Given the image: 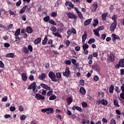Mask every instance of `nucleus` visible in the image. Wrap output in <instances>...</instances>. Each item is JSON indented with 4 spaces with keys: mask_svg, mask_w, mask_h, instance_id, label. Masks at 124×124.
Here are the masks:
<instances>
[{
    "mask_svg": "<svg viewBox=\"0 0 124 124\" xmlns=\"http://www.w3.org/2000/svg\"><path fill=\"white\" fill-rule=\"evenodd\" d=\"M48 77L51 78L52 82H59L60 79L62 78V73L60 72H58L55 74L53 72L50 71L48 73Z\"/></svg>",
    "mask_w": 124,
    "mask_h": 124,
    "instance_id": "f257e3e1",
    "label": "nucleus"
},
{
    "mask_svg": "<svg viewBox=\"0 0 124 124\" xmlns=\"http://www.w3.org/2000/svg\"><path fill=\"white\" fill-rule=\"evenodd\" d=\"M41 112L43 113H46V114H52L54 113V109H53V108H44L42 109L41 110Z\"/></svg>",
    "mask_w": 124,
    "mask_h": 124,
    "instance_id": "f03ea898",
    "label": "nucleus"
},
{
    "mask_svg": "<svg viewBox=\"0 0 124 124\" xmlns=\"http://www.w3.org/2000/svg\"><path fill=\"white\" fill-rule=\"evenodd\" d=\"M69 67L67 66L65 69V72L62 73V75L66 78H69V76L71 74V72H70V70H69Z\"/></svg>",
    "mask_w": 124,
    "mask_h": 124,
    "instance_id": "7ed1b4c3",
    "label": "nucleus"
},
{
    "mask_svg": "<svg viewBox=\"0 0 124 124\" xmlns=\"http://www.w3.org/2000/svg\"><path fill=\"white\" fill-rule=\"evenodd\" d=\"M66 15L68 18H70V19H74L75 21H77V16L75 15L70 12H68L66 13Z\"/></svg>",
    "mask_w": 124,
    "mask_h": 124,
    "instance_id": "20e7f679",
    "label": "nucleus"
},
{
    "mask_svg": "<svg viewBox=\"0 0 124 124\" xmlns=\"http://www.w3.org/2000/svg\"><path fill=\"white\" fill-rule=\"evenodd\" d=\"M35 98L37 99V100H44L45 99V97L41 94L40 93H36L35 95Z\"/></svg>",
    "mask_w": 124,
    "mask_h": 124,
    "instance_id": "39448f33",
    "label": "nucleus"
},
{
    "mask_svg": "<svg viewBox=\"0 0 124 124\" xmlns=\"http://www.w3.org/2000/svg\"><path fill=\"white\" fill-rule=\"evenodd\" d=\"M117 22H113L110 26V31H114L115 30H116V28H117Z\"/></svg>",
    "mask_w": 124,
    "mask_h": 124,
    "instance_id": "423d86ee",
    "label": "nucleus"
},
{
    "mask_svg": "<svg viewBox=\"0 0 124 124\" xmlns=\"http://www.w3.org/2000/svg\"><path fill=\"white\" fill-rule=\"evenodd\" d=\"M92 69L96 72H99L100 71V66L98 64H95L92 66Z\"/></svg>",
    "mask_w": 124,
    "mask_h": 124,
    "instance_id": "0eeeda50",
    "label": "nucleus"
},
{
    "mask_svg": "<svg viewBox=\"0 0 124 124\" xmlns=\"http://www.w3.org/2000/svg\"><path fill=\"white\" fill-rule=\"evenodd\" d=\"M88 37V34L87 33V31L84 32V34H83L82 35V43H85V41H86V40L87 39V38Z\"/></svg>",
    "mask_w": 124,
    "mask_h": 124,
    "instance_id": "6e6552de",
    "label": "nucleus"
},
{
    "mask_svg": "<svg viewBox=\"0 0 124 124\" xmlns=\"http://www.w3.org/2000/svg\"><path fill=\"white\" fill-rule=\"evenodd\" d=\"M93 20V18H90L88 19H87L86 21L84 22V26L86 27V26H89L92 23V21Z\"/></svg>",
    "mask_w": 124,
    "mask_h": 124,
    "instance_id": "1a4fd4ad",
    "label": "nucleus"
},
{
    "mask_svg": "<svg viewBox=\"0 0 124 124\" xmlns=\"http://www.w3.org/2000/svg\"><path fill=\"white\" fill-rule=\"evenodd\" d=\"M79 93L81 94L85 95L86 93H87V91H86V89L84 88V87H81L79 89Z\"/></svg>",
    "mask_w": 124,
    "mask_h": 124,
    "instance_id": "9d476101",
    "label": "nucleus"
},
{
    "mask_svg": "<svg viewBox=\"0 0 124 124\" xmlns=\"http://www.w3.org/2000/svg\"><path fill=\"white\" fill-rule=\"evenodd\" d=\"M72 110H77L78 111H79V112H83V109L82 108H80L79 107L74 106L72 108Z\"/></svg>",
    "mask_w": 124,
    "mask_h": 124,
    "instance_id": "9b49d317",
    "label": "nucleus"
},
{
    "mask_svg": "<svg viewBox=\"0 0 124 124\" xmlns=\"http://www.w3.org/2000/svg\"><path fill=\"white\" fill-rule=\"evenodd\" d=\"M41 40L42 39L40 37L36 38L34 41V45H37V44H39V43L41 42Z\"/></svg>",
    "mask_w": 124,
    "mask_h": 124,
    "instance_id": "f8f14e48",
    "label": "nucleus"
},
{
    "mask_svg": "<svg viewBox=\"0 0 124 124\" xmlns=\"http://www.w3.org/2000/svg\"><path fill=\"white\" fill-rule=\"evenodd\" d=\"M22 79L23 81H26L28 80V77L27 76V74L25 73H22L21 75Z\"/></svg>",
    "mask_w": 124,
    "mask_h": 124,
    "instance_id": "ddd939ff",
    "label": "nucleus"
},
{
    "mask_svg": "<svg viewBox=\"0 0 124 124\" xmlns=\"http://www.w3.org/2000/svg\"><path fill=\"white\" fill-rule=\"evenodd\" d=\"M46 78V74L42 73L41 75H39L38 77V79L39 80H44Z\"/></svg>",
    "mask_w": 124,
    "mask_h": 124,
    "instance_id": "4468645a",
    "label": "nucleus"
},
{
    "mask_svg": "<svg viewBox=\"0 0 124 124\" xmlns=\"http://www.w3.org/2000/svg\"><path fill=\"white\" fill-rule=\"evenodd\" d=\"M66 100L67 101L68 105H70V104H71V103H72L73 98H72L71 97H68Z\"/></svg>",
    "mask_w": 124,
    "mask_h": 124,
    "instance_id": "2eb2a0df",
    "label": "nucleus"
},
{
    "mask_svg": "<svg viewBox=\"0 0 124 124\" xmlns=\"http://www.w3.org/2000/svg\"><path fill=\"white\" fill-rule=\"evenodd\" d=\"M28 7V5H26L25 6H23L22 9H20L19 11V13L20 14H23L25 11L26 9Z\"/></svg>",
    "mask_w": 124,
    "mask_h": 124,
    "instance_id": "dca6fc26",
    "label": "nucleus"
},
{
    "mask_svg": "<svg viewBox=\"0 0 124 124\" xmlns=\"http://www.w3.org/2000/svg\"><path fill=\"white\" fill-rule=\"evenodd\" d=\"M22 52H23V53L24 54H29L30 51L29 50L28 47H27V46H24L22 48Z\"/></svg>",
    "mask_w": 124,
    "mask_h": 124,
    "instance_id": "f3484780",
    "label": "nucleus"
},
{
    "mask_svg": "<svg viewBox=\"0 0 124 124\" xmlns=\"http://www.w3.org/2000/svg\"><path fill=\"white\" fill-rule=\"evenodd\" d=\"M114 89H115V87H114V85H111L109 88V93H114Z\"/></svg>",
    "mask_w": 124,
    "mask_h": 124,
    "instance_id": "a211bd4d",
    "label": "nucleus"
},
{
    "mask_svg": "<svg viewBox=\"0 0 124 124\" xmlns=\"http://www.w3.org/2000/svg\"><path fill=\"white\" fill-rule=\"evenodd\" d=\"M109 61L111 62H113L115 61V56H114V54H111L109 55Z\"/></svg>",
    "mask_w": 124,
    "mask_h": 124,
    "instance_id": "6ab92c4d",
    "label": "nucleus"
},
{
    "mask_svg": "<svg viewBox=\"0 0 124 124\" xmlns=\"http://www.w3.org/2000/svg\"><path fill=\"white\" fill-rule=\"evenodd\" d=\"M48 42V36H45L44 40L42 43V45H46V44Z\"/></svg>",
    "mask_w": 124,
    "mask_h": 124,
    "instance_id": "aec40b11",
    "label": "nucleus"
},
{
    "mask_svg": "<svg viewBox=\"0 0 124 124\" xmlns=\"http://www.w3.org/2000/svg\"><path fill=\"white\" fill-rule=\"evenodd\" d=\"M97 9V2L95 1L93 4V10L94 12Z\"/></svg>",
    "mask_w": 124,
    "mask_h": 124,
    "instance_id": "412c9836",
    "label": "nucleus"
},
{
    "mask_svg": "<svg viewBox=\"0 0 124 124\" xmlns=\"http://www.w3.org/2000/svg\"><path fill=\"white\" fill-rule=\"evenodd\" d=\"M33 31V30H32V29L30 27V26H28L26 28V32H27L28 33H31Z\"/></svg>",
    "mask_w": 124,
    "mask_h": 124,
    "instance_id": "4be33fe9",
    "label": "nucleus"
},
{
    "mask_svg": "<svg viewBox=\"0 0 124 124\" xmlns=\"http://www.w3.org/2000/svg\"><path fill=\"white\" fill-rule=\"evenodd\" d=\"M113 104L115 107H120V105H119V101L117 99H113Z\"/></svg>",
    "mask_w": 124,
    "mask_h": 124,
    "instance_id": "5701e85b",
    "label": "nucleus"
},
{
    "mask_svg": "<svg viewBox=\"0 0 124 124\" xmlns=\"http://www.w3.org/2000/svg\"><path fill=\"white\" fill-rule=\"evenodd\" d=\"M35 86H36V82H33L28 87V90H31L32 88Z\"/></svg>",
    "mask_w": 124,
    "mask_h": 124,
    "instance_id": "b1692460",
    "label": "nucleus"
},
{
    "mask_svg": "<svg viewBox=\"0 0 124 124\" xmlns=\"http://www.w3.org/2000/svg\"><path fill=\"white\" fill-rule=\"evenodd\" d=\"M112 37L113 40H116V39H121V38L120 36H119V35H116L115 34H112Z\"/></svg>",
    "mask_w": 124,
    "mask_h": 124,
    "instance_id": "393cba45",
    "label": "nucleus"
},
{
    "mask_svg": "<svg viewBox=\"0 0 124 124\" xmlns=\"http://www.w3.org/2000/svg\"><path fill=\"white\" fill-rule=\"evenodd\" d=\"M101 104L104 106H107L108 105V101L106 99H102L101 100Z\"/></svg>",
    "mask_w": 124,
    "mask_h": 124,
    "instance_id": "a878e982",
    "label": "nucleus"
},
{
    "mask_svg": "<svg viewBox=\"0 0 124 124\" xmlns=\"http://www.w3.org/2000/svg\"><path fill=\"white\" fill-rule=\"evenodd\" d=\"M93 31L95 35H96L98 37H99V36H100V35L99 34V31L97 29H96V30H93Z\"/></svg>",
    "mask_w": 124,
    "mask_h": 124,
    "instance_id": "bb28decb",
    "label": "nucleus"
},
{
    "mask_svg": "<svg viewBox=\"0 0 124 124\" xmlns=\"http://www.w3.org/2000/svg\"><path fill=\"white\" fill-rule=\"evenodd\" d=\"M20 33H21V29L18 28L15 32V36H18V35H20Z\"/></svg>",
    "mask_w": 124,
    "mask_h": 124,
    "instance_id": "cd10ccee",
    "label": "nucleus"
},
{
    "mask_svg": "<svg viewBox=\"0 0 124 124\" xmlns=\"http://www.w3.org/2000/svg\"><path fill=\"white\" fill-rule=\"evenodd\" d=\"M6 58H15V54L14 53H9L6 55Z\"/></svg>",
    "mask_w": 124,
    "mask_h": 124,
    "instance_id": "c85d7f7f",
    "label": "nucleus"
},
{
    "mask_svg": "<svg viewBox=\"0 0 124 124\" xmlns=\"http://www.w3.org/2000/svg\"><path fill=\"white\" fill-rule=\"evenodd\" d=\"M107 15L108 14L106 13H103L101 15L102 18L104 21H106V18L107 17Z\"/></svg>",
    "mask_w": 124,
    "mask_h": 124,
    "instance_id": "c756f323",
    "label": "nucleus"
},
{
    "mask_svg": "<svg viewBox=\"0 0 124 124\" xmlns=\"http://www.w3.org/2000/svg\"><path fill=\"white\" fill-rule=\"evenodd\" d=\"M118 63H120L121 67H124V59L120 60L118 62Z\"/></svg>",
    "mask_w": 124,
    "mask_h": 124,
    "instance_id": "7c9ffc66",
    "label": "nucleus"
},
{
    "mask_svg": "<svg viewBox=\"0 0 124 124\" xmlns=\"http://www.w3.org/2000/svg\"><path fill=\"white\" fill-rule=\"evenodd\" d=\"M95 42V39L94 38H90L88 42V44H92V43H94Z\"/></svg>",
    "mask_w": 124,
    "mask_h": 124,
    "instance_id": "2f4dec72",
    "label": "nucleus"
},
{
    "mask_svg": "<svg viewBox=\"0 0 124 124\" xmlns=\"http://www.w3.org/2000/svg\"><path fill=\"white\" fill-rule=\"evenodd\" d=\"M98 24V20L95 19L93 22V27H96Z\"/></svg>",
    "mask_w": 124,
    "mask_h": 124,
    "instance_id": "473e14b6",
    "label": "nucleus"
},
{
    "mask_svg": "<svg viewBox=\"0 0 124 124\" xmlns=\"http://www.w3.org/2000/svg\"><path fill=\"white\" fill-rule=\"evenodd\" d=\"M50 30L53 32H56V31H57V28L54 26H52L50 28Z\"/></svg>",
    "mask_w": 124,
    "mask_h": 124,
    "instance_id": "72a5a7b5",
    "label": "nucleus"
},
{
    "mask_svg": "<svg viewBox=\"0 0 124 124\" xmlns=\"http://www.w3.org/2000/svg\"><path fill=\"white\" fill-rule=\"evenodd\" d=\"M48 23L49 24H51V25H53V26H57V23L55 22V21L53 19H50L48 21Z\"/></svg>",
    "mask_w": 124,
    "mask_h": 124,
    "instance_id": "f704fd0d",
    "label": "nucleus"
},
{
    "mask_svg": "<svg viewBox=\"0 0 124 124\" xmlns=\"http://www.w3.org/2000/svg\"><path fill=\"white\" fill-rule=\"evenodd\" d=\"M56 98H57V96L55 95H51L49 98V100H55V99H56Z\"/></svg>",
    "mask_w": 124,
    "mask_h": 124,
    "instance_id": "c9c22d12",
    "label": "nucleus"
},
{
    "mask_svg": "<svg viewBox=\"0 0 124 124\" xmlns=\"http://www.w3.org/2000/svg\"><path fill=\"white\" fill-rule=\"evenodd\" d=\"M52 34H54L55 36H57L58 37H62V34L59 32H53Z\"/></svg>",
    "mask_w": 124,
    "mask_h": 124,
    "instance_id": "e433bc0d",
    "label": "nucleus"
},
{
    "mask_svg": "<svg viewBox=\"0 0 124 124\" xmlns=\"http://www.w3.org/2000/svg\"><path fill=\"white\" fill-rule=\"evenodd\" d=\"M50 16H45L44 18V21H45V22H46V23H47L48 21H50Z\"/></svg>",
    "mask_w": 124,
    "mask_h": 124,
    "instance_id": "4c0bfd02",
    "label": "nucleus"
},
{
    "mask_svg": "<svg viewBox=\"0 0 124 124\" xmlns=\"http://www.w3.org/2000/svg\"><path fill=\"white\" fill-rule=\"evenodd\" d=\"M81 105L83 108H86V107H88V104L86 102H83L81 103Z\"/></svg>",
    "mask_w": 124,
    "mask_h": 124,
    "instance_id": "58836bf2",
    "label": "nucleus"
},
{
    "mask_svg": "<svg viewBox=\"0 0 124 124\" xmlns=\"http://www.w3.org/2000/svg\"><path fill=\"white\" fill-rule=\"evenodd\" d=\"M28 49L29 50V51H30V52H32V50H33V47L31 45H29L28 46Z\"/></svg>",
    "mask_w": 124,
    "mask_h": 124,
    "instance_id": "ea45409f",
    "label": "nucleus"
},
{
    "mask_svg": "<svg viewBox=\"0 0 124 124\" xmlns=\"http://www.w3.org/2000/svg\"><path fill=\"white\" fill-rule=\"evenodd\" d=\"M111 19H112V21H113V22H117V16L116 15H114L112 17Z\"/></svg>",
    "mask_w": 124,
    "mask_h": 124,
    "instance_id": "a19ab883",
    "label": "nucleus"
},
{
    "mask_svg": "<svg viewBox=\"0 0 124 124\" xmlns=\"http://www.w3.org/2000/svg\"><path fill=\"white\" fill-rule=\"evenodd\" d=\"M82 49L83 50H87V49H89V46L88 44L82 45Z\"/></svg>",
    "mask_w": 124,
    "mask_h": 124,
    "instance_id": "79ce46f5",
    "label": "nucleus"
},
{
    "mask_svg": "<svg viewBox=\"0 0 124 124\" xmlns=\"http://www.w3.org/2000/svg\"><path fill=\"white\" fill-rule=\"evenodd\" d=\"M71 62L72 63L73 65H75L77 63V60L74 59H72Z\"/></svg>",
    "mask_w": 124,
    "mask_h": 124,
    "instance_id": "37998d69",
    "label": "nucleus"
},
{
    "mask_svg": "<svg viewBox=\"0 0 124 124\" xmlns=\"http://www.w3.org/2000/svg\"><path fill=\"white\" fill-rule=\"evenodd\" d=\"M71 31H72V33H73L74 34H76L77 33V32L76 31V30L75 29V28L73 27L71 28Z\"/></svg>",
    "mask_w": 124,
    "mask_h": 124,
    "instance_id": "c03bdc74",
    "label": "nucleus"
},
{
    "mask_svg": "<svg viewBox=\"0 0 124 124\" xmlns=\"http://www.w3.org/2000/svg\"><path fill=\"white\" fill-rule=\"evenodd\" d=\"M7 30H11V29L13 28V24L11 23L9 25H7Z\"/></svg>",
    "mask_w": 124,
    "mask_h": 124,
    "instance_id": "a18cd8bd",
    "label": "nucleus"
},
{
    "mask_svg": "<svg viewBox=\"0 0 124 124\" xmlns=\"http://www.w3.org/2000/svg\"><path fill=\"white\" fill-rule=\"evenodd\" d=\"M20 119L21 121H25V120H26V115H20Z\"/></svg>",
    "mask_w": 124,
    "mask_h": 124,
    "instance_id": "49530a36",
    "label": "nucleus"
},
{
    "mask_svg": "<svg viewBox=\"0 0 124 124\" xmlns=\"http://www.w3.org/2000/svg\"><path fill=\"white\" fill-rule=\"evenodd\" d=\"M15 42H16V41H18V42H20L21 41V39L20 38V37L19 36H15Z\"/></svg>",
    "mask_w": 124,
    "mask_h": 124,
    "instance_id": "de8ad7c7",
    "label": "nucleus"
},
{
    "mask_svg": "<svg viewBox=\"0 0 124 124\" xmlns=\"http://www.w3.org/2000/svg\"><path fill=\"white\" fill-rule=\"evenodd\" d=\"M58 26L61 28V29H63V27H64V25L62 22H60Z\"/></svg>",
    "mask_w": 124,
    "mask_h": 124,
    "instance_id": "09e8293b",
    "label": "nucleus"
},
{
    "mask_svg": "<svg viewBox=\"0 0 124 124\" xmlns=\"http://www.w3.org/2000/svg\"><path fill=\"white\" fill-rule=\"evenodd\" d=\"M114 90L115 91L116 93H119L121 91H120V89L119 88V87L115 86Z\"/></svg>",
    "mask_w": 124,
    "mask_h": 124,
    "instance_id": "8fccbe9b",
    "label": "nucleus"
},
{
    "mask_svg": "<svg viewBox=\"0 0 124 124\" xmlns=\"http://www.w3.org/2000/svg\"><path fill=\"white\" fill-rule=\"evenodd\" d=\"M15 110H16V108H15V107H10V111H11V112H14Z\"/></svg>",
    "mask_w": 124,
    "mask_h": 124,
    "instance_id": "3c124183",
    "label": "nucleus"
},
{
    "mask_svg": "<svg viewBox=\"0 0 124 124\" xmlns=\"http://www.w3.org/2000/svg\"><path fill=\"white\" fill-rule=\"evenodd\" d=\"M78 14V16L79 18V19H81V20H82L83 19V14H82V13H81L80 12H79V14Z\"/></svg>",
    "mask_w": 124,
    "mask_h": 124,
    "instance_id": "603ef678",
    "label": "nucleus"
},
{
    "mask_svg": "<svg viewBox=\"0 0 124 124\" xmlns=\"http://www.w3.org/2000/svg\"><path fill=\"white\" fill-rule=\"evenodd\" d=\"M79 82L81 86H85V80H84V79H80Z\"/></svg>",
    "mask_w": 124,
    "mask_h": 124,
    "instance_id": "864d4df0",
    "label": "nucleus"
},
{
    "mask_svg": "<svg viewBox=\"0 0 124 124\" xmlns=\"http://www.w3.org/2000/svg\"><path fill=\"white\" fill-rule=\"evenodd\" d=\"M29 78L30 79V81H33L34 80V77L32 75H30Z\"/></svg>",
    "mask_w": 124,
    "mask_h": 124,
    "instance_id": "5fc2aeb1",
    "label": "nucleus"
},
{
    "mask_svg": "<svg viewBox=\"0 0 124 124\" xmlns=\"http://www.w3.org/2000/svg\"><path fill=\"white\" fill-rule=\"evenodd\" d=\"M58 16V14H57V12H53L51 13V16L52 17H57Z\"/></svg>",
    "mask_w": 124,
    "mask_h": 124,
    "instance_id": "6e6d98bb",
    "label": "nucleus"
},
{
    "mask_svg": "<svg viewBox=\"0 0 124 124\" xmlns=\"http://www.w3.org/2000/svg\"><path fill=\"white\" fill-rule=\"evenodd\" d=\"M18 109L20 112H23L24 111V107L22 106H19L18 107Z\"/></svg>",
    "mask_w": 124,
    "mask_h": 124,
    "instance_id": "4d7b16f0",
    "label": "nucleus"
},
{
    "mask_svg": "<svg viewBox=\"0 0 124 124\" xmlns=\"http://www.w3.org/2000/svg\"><path fill=\"white\" fill-rule=\"evenodd\" d=\"M7 99H8V97L7 96H5V97H3L2 98V101H3V102H5V101H7Z\"/></svg>",
    "mask_w": 124,
    "mask_h": 124,
    "instance_id": "13d9d810",
    "label": "nucleus"
},
{
    "mask_svg": "<svg viewBox=\"0 0 124 124\" xmlns=\"http://www.w3.org/2000/svg\"><path fill=\"white\" fill-rule=\"evenodd\" d=\"M21 3H22V0H19L18 1H17L16 3V6H20V5H21Z\"/></svg>",
    "mask_w": 124,
    "mask_h": 124,
    "instance_id": "bf43d9fd",
    "label": "nucleus"
},
{
    "mask_svg": "<svg viewBox=\"0 0 124 124\" xmlns=\"http://www.w3.org/2000/svg\"><path fill=\"white\" fill-rule=\"evenodd\" d=\"M80 49H81V47L80 46H77L75 48V51H80Z\"/></svg>",
    "mask_w": 124,
    "mask_h": 124,
    "instance_id": "052dcab7",
    "label": "nucleus"
},
{
    "mask_svg": "<svg viewBox=\"0 0 124 124\" xmlns=\"http://www.w3.org/2000/svg\"><path fill=\"white\" fill-rule=\"evenodd\" d=\"M103 124H107L108 123V120L106 119L105 118H103L102 120Z\"/></svg>",
    "mask_w": 124,
    "mask_h": 124,
    "instance_id": "680f3d73",
    "label": "nucleus"
},
{
    "mask_svg": "<svg viewBox=\"0 0 124 124\" xmlns=\"http://www.w3.org/2000/svg\"><path fill=\"white\" fill-rule=\"evenodd\" d=\"M93 79L94 81H97L99 80V77L98 76H95L93 77Z\"/></svg>",
    "mask_w": 124,
    "mask_h": 124,
    "instance_id": "e2e57ef3",
    "label": "nucleus"
},
{
    "mask_svg": "<svg viewBox=\"0 0 124 124\" xmlns=\"http://www.w3.org/2000/svg\"><path fill=\"white\" fill-rule=\"evenodd\" d=\"M0 67L1 68H3L4 67V64L1 61H0Z\"/></svg>",
    "mask_w": 124,
    "mask_h": 124,
    "instance_id": "0e129e2a",
    "label": "nucleus"
},
{
    "mask_svg": "<svg viewBox=\"0 0 124 124\" xmlns=\"http://www.w3.org/2000/svg\"><path fill=\"white\" fill-rule=\"evenodd\" d=\"M64 43L66 44V46H68L70 44V41L67 40H66V41H65Z\"/></svg>",
    "mask_w": 124,
    "mask_h": 124,
    "instance_id": "69168bd1",
    "label": "nucleus"
},
{
    "mask_svg": "<svg viewBox=\"0 0 124 124\" xmlns=\"http://www.w3.org/2000/svg\"><path fill=\"white\" fill-rule=\"evenodd\" d=\"M121 90L122 92V93H124V84H123L121 86Z\"/></svg>",
    "mask_w": 124,
    "mask_h": 124,
    "instance_id": "338daca9",
    "label": "nucleus"
},
{
    "mask_svg": "<svg viewBox=\"0 0 124 124\" xmlns=\"http://www.w3.org/2000/svg\"><path fill=\"white\" fill-rule=\"evenodd\" d=\"M110 124H116V120L114 119H111Z\"/></svg>",
    "mask_w": 124,
    "mask_h": 124,
    "instance_id": "774afa93",
    "label": "nucleus"
}]
</instances>
